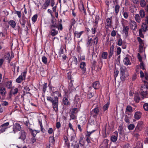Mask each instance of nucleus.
I'll list each match as a JSON object with an SVG mask.
<instances>
[{
    "label": "nucleus",
    "mask_w": 148,
    "mask_h": 148,
    "mask_svg": "<svg viewBox=\"0 0 148 148\" xmlns=\"http://www.w3.org/2000/svg\"><path fill=\"white\" fill-rule=\"evenodd\" d=\"M93 39L92 38L88 39L87 44L88 46H91L93 44Z\"/></svg>",
    "instance_id": "a19ab883"
},
{
    "label": "nucleus",
    "mask_w": 148,
    "mask_h": 148,
    "mask_svg": "<svg viewBox=\"0 0 148 148\" xmlns=\"http://www.w3.org/2000/svg\"><path fill=\"white\" fill-rule=\"evenodd\" d=\"M78 112L77 108H74L72 109V111L70 113V116L72 120H74L76 118V113Z\"/></svg>",
    "instance_id": "423d86ee"
},
{
    "label": "nucleus",
    "mask_w": 148,
    "mask_h": 148,
    "mask_svg": "<svg viewBox=\"0 0 148 148\" xmlns=\"http://www.w3.org/2000/svg\"><path fill=\"white\" fill-rule=\"evenodd\" d=\"M92 86L95 89H98L100 87V83L99 81H96L92 84Z\"/></svg>",
    "instance_id": "b1692460"
},
{
    "label": "nucleus",
    "mask_w": 148,
    "mask_h": 148,
    "mask_svg": "<svg viewBox=\"0 0 148 148\" xmlns=\"http://www.w3.org/2000/svg\"><path fill=\"white\" fill-rule=\"evenodd\" d=\"M52 36H54L58 34V31L55 29H51L50 32Z\"/></svg>",
    "instance_id": "c756f323"
},
{
    "label": "nucleus",
    "mask_w": 148,
    "mask_h": 148,
    "mask_svg": "<svg viewBox=\"0 0 148 148\" xmlns=\"http://www.w3.org/2000/svg\"><path fill=\"white\" fill-rule=\"evenodd\" d=\"M123 14L124 18L125 19H127L128 17V14L126 12H123Z\"/></svg>",
    "instance_id": "338daca9"
},
{
    "label": "nucleus",
    "mask_w": 148,
    "mask_h": 148,
    "mask_svg": "<svg viewBox=\"0 0 148 148\" xmlns=\"http://www.w3.org/2000/svg\"><path fill=\"white\" fill-rule=\"evenodd\" d=\"M140 14L142 18H143L145 17V13L143 10H141L140 11Z\"/></svg>",
    "instance_id": "603ef678"
},
{
    "label": "nucleus",
    "mask_w": 148,
    "mask_h": 148,
    "mask_svg": "<svg viewBox=\"0 0 148 148\" xmlns=\"http://www.w3.org/2000/svg\"><path fill=\"white\" fill-rule=\"evenodd\" d=\"M127 21L123 18L122 19L121 22L123 27V29L122 31L123 34L125 37H127L128 36L129 31V27L127 26H125L123 22H127Z\"/></svg>",
    "instance_id": "7ed1b4c3"
},
{
    "label": "nucleus",
    "mask_w": 148,
    "mask_h": 148,
    "mask_svg": "<svg viewBox=\"0 0 148 148\" xmlns=\"http://www.w3.org/2000/svg\"><path fill=\"white\" fill-rule=\"evenodd\" d=\"M8 23L13 28H14L16 25L15 21L13 20H10L9 22Z\"/></svg>",
    "instance_id": "7c9ffc66"
},
{
    "label": "nucleus",
    "mask_w": 148,
    "mask_h": 148,
    "mask_svg": "<svg viewBox=\"0 0 148 148\" xmlns=\"http://www.w3.org/2000/svg\"><path fill=\"white\" fill-rule=\"evenodd\" d=\"M143 124V122L141 121H139L136 127L134 130V132H138L139 131H141L143 128L142 127V125Z\"/></svg>",
    "instance_id": "1a4fd4ad"
},
{
    "label": "nucleus",
    "mask_w": 148,
    "mask_h": 148,
    "mask_svg": "<svg viewBox=\"0 0 148 148\" xmlns=\"http://www.w3.org/2000/svg\"><path fill=\"white\" fill-rule=\"evenodd\" d=\"M38 18V15L37 14L34 15L32 18V22H35L37 21Z\"/></svg>",
    "instance_id": "8fccbe9b"
},
{
    "label": "nucleus",
    "mask_w": 148,
    "mask_h": 148,
    "mask_svg": "<svg viewBox=\"0 0 148 148\" xmlns=\"http://www.w3.org/2000/svg\"><path fill=\"white\" fill-rule=\"evenodd\" d=\"M86 64L84 62H82L79 64V67L81 69L83 74H84L86 71Z\"/></svg>",
    "instance_id": "6e6552de"
},
{
    "label": "nucleus",
    "mask_w": 148,
    "mask_h": 148,
    "mask_svg": "<svg viewBox=\"0 0 148 148\" xmlns=\"http://www.w3.org/2000/svg\"><path fill=\"white\" fill-rule=\"evenodd\" d=\"M108 53L107 52H103L101 55V57L103 59H107L108 57Z\"/></svg>",
    "instance_id": "f704fd0d"
},
{
    "label": "nucleus",
    "mask_w": 148,
    "mask_h": 148,
    "mask_svg": "<svg viewBox=\"0 0 148 148\" xmlns=\"http://www.w3.org/2000/svg\"><path fill=\"white\" fill-rule=\"evenodd\" d=\"M24 92H26V93H29V91L30 90V89L27 86L25 87L24 88Z\"/></svg>",
    "instance_id": "4d7b16f0"
},
{
    "label": "nucleus",
    "mask_w": 148,
    "mask_h": 148,
    "mask_svg": "<svg viewBox=\"0 0 148 148\" xmlns=\"http://www.w3.org/2000/svg\"><path fill=\"white\" fill-rule=\"evenodd\" d=\"M96 130H93L91 132H88L87 131L86 132V133L85 134V138H91L90 136L91 134L95 132Z\"/></svg>",
    "instance_id": "c85d7f7f"
},
{
    "label": "nucleus",
    "mask_w": 148,
    "mask_h": 148,
    "mask_svg": "<svg viewBox=\"0 0 148 148\" xmlns=\"http://www.w3.org/2000/svg\"><path fill=\"white\" fill-rule=\"evenodd\" d=\"M55 0H51V5L52 7H53L52 10L54 12H56V6H55L53 7L54 5L55 4Z\"/></svg>",
    "instance_id": "cd10ccee"
},
{
    "label": "nucleus",
    "mask_w": 148,
    "mask_h": 148,
    "mask_svg": "<svg viewBox=\"0 0 148 148\" xmlns=\"http://www.w3.org/2000/svg\"><path fill=\"white\" fill-rule=\"evenodd\" d=\"M118 133L116 132V135H112L110 137V140L112 142L114 143L117 140L118 138Z\"/></svg>",
    "instance_id": "a878e982"
},
{
    "label": "nucleus",
    "mask_w": 148,
    "mask_h": 148,
    "mask_svg": "<svg viewBox=\"0 0 148 148\" xmlns=\"http://www.w3.org/2000/svg\"><path fill=\"white\" fill-rule=\"evenodd\" d=\"M144 110L146 111L148 110V103H145L143 106Z\"/></svg>",
    "instance_id": "0e129e2a"
},
{
    "label": "nucleus",
    "mask_w": 148,
    "mask_h": 148,
    "mask_svg": "<svg viewBox=\"0 0 148 148\" xmlns=\"http://www.w3.org/2000/svg\"><path fill=\"white\" fill-rule=\"evenodd\" d=\"M63 102L64 105L67 106L69 104V101L67 98L66 97H64L63 99Z\"/></svg>",
    "instance_id": "c9c22d12"
},
{
    "label": "nucleus",
    "mask_w": 148,
    "mask_h": 148,
    "mask_svg": "<svg viewBox=\"0 0 148 148\" xmlns=\"http://www.w3.org/2000/svg\"><path fill=\"white\" fill-rule=\"evenodd\" d=\"M78 7L80 11L83 12L85 14H86V9L84 7V4L82 2H81L78 4Z\"/></svg>",
    "instance_id": "ddd939ff"
},
{
    "label": "nucleus",
    "mask_w": 148,
    "mask_h": 148,
    "mask_svg": "<svg viewBox=\"0 0 148 148\" xmlns=\"http://www.w3.org/2000/svg\"><path fill=\"white\" fill-rule=\"evenodd\" d=\"M49 142L53 143L55 141V140L53 136H50L49 138Z\"/></svg>",
    "instance_id": "6e6d98bb"
},
{
    "label": "nucleus",
    "mask_w": 148,
    "mask_h": 148,
    "mask_svg": "<svg viewBox=\"0 0 148 148\" xmlns=\"http://www.w3.org/2000/svg\"><path fill=\"white\" fill-rule=\"evenodd\" d=\"M148 30V24L147 25L145 23H142L141 28L139 30V35L142 38H144V35L143 34L142 32H145L147 30Z\"/></svg>",
    "instance_id": "39448f33"
},
{
    "label": "nucleus",
    "mask_w": 148,
    "mask_h": 148,
    "mask_svg": "<svg viewBox=\"0 0 148 148\" xmlns=\"http://www.w3.org/2000/svg\"><path fill=\"white\" fill-rule=\"evenodd\" d=\"M127 69L124 66H121L120 67V78L122 81H124L126 78L128 76L126 73Z\"/></svg>",
    "instance_id": "f03ea898"
},
{
    "label": "nucleus",
    "mask_w": 148,
    "mask_h": 148,
    "mask_svg": "<svg viewBox=\"0 0 148 148\" xmlns=\"http://www.w3.org/2000/svg\"><path fill=\"white\" fill-rule=\"evenodd\" d=\"M140 5L142 7H144L145 6L146 3L145 0H141L140 1Z\"/></svg>",
    "instance_id": "bf43d9fd"
},
{
    "label": "nucleus",
    "mask_w": 148,
    "mask_h": 148,
    "mask_svg": "<svg viewBox=\"0 0 148 148\" xmlns=\"http://www.w3.org/2000/svg\"><path fill=\"white\" fill-rule=\"evenodd\" d=\"M72 63L76 66L78 64V61L77 58L75 56L73 57Z\"/></svg>",
    "instance_id": "72a5a7b5"
},
{
    "label": "nucleus",
    "mask_w": 148,
    "mask_h": 148,
    "mask_svg": "<svg viewBox=\"0 0 148 148\" xmlns=\"http://www.w3.org/2000/svg\"><path fill=\"white\" fill-rule=\"evenodd\" d=\"M123 41L122 39L120 38L118 39V43L117 45L119 46H121L123 44Z\"/></svg>",
    "instance_id": "864d4df0"
},
{
    "label": "nucleus",
    "mask_w": 148,
    "mask_h": 148,
    "mask_svg": "<svg viewBox=\"0 0 148 148\" xmlns=\"http://www.w3.org/2000/svg\"><path fill=\"white\" fill-rule=\"evenodd\" d=\"M121 51V49L120 47H118L117 48L116 53L117 55H120Z\"/></svg>",
    "instance_id": "680f3d73"
},
{
    "label": "nucleus",
    "mask_w": 148,
    "mask_h": 148,
    "mask_svg": "<svg viewBox=\"0 0 148 148\" xmlns=\"http://www.w3.org/2000/svg\"><path fill=\"white\" fill-rule=\"evenodd\" d=\"M21 128V127L19 124L18 123H15L13 125V132L15 134L16 132L20 131Z\"/></svg>",
    "instance_id": "9b49d317"
},
{
    "label": "nucleus",
    "mask_w": 148,
    "mask_h": 148,
    "mask_svg": "<svg viewBox=\"0 0 148 148\" xmlns=\"http://www.w3.org/2000/svg\"><path fill=\"white\" fill-rule=\"evenodd\" d=\"M120 8V6L118 5H115L114 8V10L116 15H117L118 14V13Z\"/></svg>",
    "instance_id": "ea45409f"
},
{
    "label": "nucleus",
    "mask_w": 148,
    "mask_h": 148,
    "mask_svg": "<svg viewBox=\"0 0 148 148\" xmlns=\"http://www.w3.org/2000/svg\"><path fill=\"white\" fill-rule=\"evenodd\" d=\"M100 108L97 106L93 109L90 112L91 114L93 115L94 117H97Z\"/></svg>",
    "instance_id": "0eeeda50"
},
{
    "label": "nucleus",
    "mask_w": 148,
    "mask_h": 148,
    "mask_svg": "<svg viewBox=\"0 0 148 148\" xmlns=\"http://www.w3.org/2000/svg\"><path fill=\"white\" fill-rule=\"evenodd\" d=\"M106 26L108 28H109L112 26V17L107 18L106 19Z\"/></svg>",
    "instance_id": "dca6fc26"
},
{
    "label": "nucleus",
    "mask_w": 148,
    "mask_h": 148,
    "mask_svg": "<svg viewBox=\"0 0 148 148\" xmlns=\"http://www.w3.org/2000/svg\"><path fill=\"white\" fill-rule=\"evenodd\" d=\"M27 72V69L22 73L21 75H19L16 79V82L18 83H20L23 80H25Z\"/></svg>",
    "instance_id": "20e7f679"
},
{
    "label": "nucleus",
    "mask_w": 148,
    "mask_h": 148,
    "mask_svg": "<svg viewBox=\"0 0 148 148\" xmlns=\"http://www.w3.org/2000/svg\"><path fill=\"white\" fill-rule=\"evenodd\" d=\"M93 40L94 41L93 42V44L94 45H96L98 43V37L96 36L94 38Z\"/></svg>",
    "instance_id": "5fc2aeb1"
},
{
    "label": "nucleus",
    "mask_w": 148,
    "mask_h": 148,
    "mask_svg": "<svg viewBox=\"0 0 148 148\" xmlns=\"http://www.w3.org/2000/svg\"><path fill=\"white\" fill-rule=\"evenodd\" d=\"M145 10L147 12V15L145 17V21L147 22V23L148 24V5H147L146 7Z\"/></svg>",
    "instance_id": "4c0bfd02"
},
{
    "label": "nucleus",
    "mask_w": 148,
    "mask_h": 148,
    "mask_svg": "<svg viewBox=\"0 0 148 148\" xmlns=\"http://www.w3.org/2000/svg\"><path fill=\"white\" fill-rule=\"evenodd\" d=\"M48 86L49 87V91L51 94V95L55 92L58 90V89L57 87H55L52 86L50 85V84H49Z\"/></svg>",
    "instance_id": "4468645a"
},
{
    "label": "nucleus",
    "mask_w": 148,
    "mask_h": 148,
    "mask_svg": "<svg viewBox=\"0 0 148 148\" xmlns=\"http://www.w3.org/2000/svg\"><path fill=\"white\" fill-rule=\"evenodd\" d=\"M114 44H113L110 47V51L109 52L108 58L109 59L111 58L113 54L114 53Z\"/></svg>",
    "instance_id": "f3484780"
},
{
    "label": "nucleus",
    "mask_w": 148,
    "mask_h": 148,
    "mask_svg": "<svg viewBox=\"0 0 148 148\" xmlns=\"http://www.w3.org/2000/svg\"><path fill=\"white\" fill-rule=\"evenodd\" d=\"M47 100L52 103V106L54 110L57 112L58 111V100H53V98L51 96H47Z\"/></svg>",
    "instance_id": "f257e3e1"
},
{
    "label": "nucleus",
    "mask_w": 148,
    "mask_h": 148,
    "mask_svg": "<svg viewBox=\"0 0 148 148\" xmlns=\"http://www.w3.org/2000/svg\"><path fill=\"white\" fill-rule=\"evenodd\" d=\"M85 144L84 140L83 141H79L78 144L80 146V147L82 148H84V145Z\"/></svg>",
    "instance_id": "49530a36"
},
{
    "label": "nucleus",
    "mask_w": 148,
    "mask_h": 148,
    "mask_svg": "<svg viewBox=\"0 0 148 148\" xmlns=\"http://www.w3.org/2000/svg\"><path fill=\"white\" fill-rule=\"evenodd\" d=\"M97 27L94 26L93 27L91 28V31L92 34H95L96 32V29Z\"/></svg>",
    "instance_id": "052dcab7"
},
{
    "label": "nucleus",
    "mask_w": 148,
    "mask_h": 148,
    "mask_svg": "<svg viewBox=\"0 0 148 148\" xmlns=\"http://www.w3.org/2000/svg\"><path fill=\"white\" fill-rule=\"evenodd\" d=\"M142 113L139 112H136L134 114V117L135 119L137 120H139L141 117Z\"/></svg>",
    "instance_id": "6ab92c4d"
},
{
    "label": "nucleus",
    "mask_w": 148,
    "mask_h": 148,
    "mask_svg": "<svg viewBox=\"0 0 148 148\" xmlns=\"http://www.w3.org/2000/svg\"><path fill=\"white\" fill-rule=\"evenodd\" d=\"M51 96L54 97L53 100H58V97H61L62 95L61 93L58 90L54 92L51 95Z\"/></svg>",
    "instance_id": "f8f14e48"
},
{
    "label": "nucleus",
    "mask_w": 148,
    "mask_h": 148,
    "mask_svg": "<svg viewBox=\"0 0 148 148\" xmlns=\"http://www.w3.org/2000/svg\"><path fill=\"white\" fill-rule=\"evenodd\" d=\"M21 136L19 138H20L24 140L25 139L26 137V133L24 132H21Z\"/></svg>",
    "instance_id": "2f4dec72"
},
{
    "label": "nucleus",
    "mask_w": 148,
    "mask_h": 148,
    "mask_svg": "<svg viewBox=\"0 0 148 148\" xmlns=\"http://www.w3.org/2000/svg\"><path fill=\"white\" fill-rule=\"evenodd\" d=\"M84 32V31H82L80 32L77 31H75L74 33V36L77 38H79L81 36Z\"/></svg>",
    "instance_id": "393cba45"
},
{
    "label": "nucleus",
    "mask_w": 148,
    "mask_h": 148,
    "mask_svg": "<svg viewBox=\"0 0 148 148\" xmlns=\"http://www.w3.org/2000/svg\"><path fill=\"white\" fill-rule=\"evenodd\" d=\"M135 19L136 21L138 23L140 22V18L138 14H136L135 15Z\"/></svg>",
    "instance_id": "09e8293b"
},
{
    "label": "nucleus",
    "mask_w": 148,
    "mask_h": 148,
    "mask_svg": "<svg viewBox=\"0 0 148 148\" xmlns=\"http://www.w3.org/2000/svg\"><path fill=\"white\" fill-rule=\"evenodd\" d=\"M130 118L127 115H125V116L124 121H125L127 123H130Z\"/></svg>",
    "instance_id": "de8ad7c7"
},
{
    "label": "nucleus",
    "mask_w": 148,
    "mask_h": 148,
    "mask_svg": "<svg viewBox=\"0 0 148 148\" xmlns=\"http://www.w3.org/2000/svg\"><path fill=\"white\" fill-rule=\"evenodd\" d=\"M42 60L43 63L47 64V58L45 56H43L42 58Z\"/></svg>",
    "instance_id": "a18cd8bd"
},
{
    "label": "nucleus",
    "mask_w": 148,
    "mask_h": 148,
    "mask_svg": "<svg viewBox=\"0 0 148 148\" xmlns=\"http://www.w3.org/2000/svg\"><path fill=\"white\" fill-rule=\"evenodd\" d=\"M88 124H90L92 125L95 124V121L94 120L92 119H90L88 121Z\"/></svg>",
    "instance_id": "e2e57ef3"
},
{
    "label": "nucleus",
    "mask_w": 148,
    "mask_h": 148,
    "mask_svg": "<svg viewBox=\"0 0 148 148\" xmlns=\"http://www.w3.org/2000/svg\"><path fill=\"white\" fill-rule=\"evenodd\" d=\"M135 126L133 124H130L127 127L128 130H132L134 129Z\"/></svg>",
    "instance_id": "c03bdc74"
},
{
    "label": "nucleus",
    "mask_w": 148,
    "mask_h": 148,
    "mask_svg": "<svg viewBox=\"0 0 148 148\" xmlns=\"http://www.w3.org/2000/svg\"><path fill=\"white\" fill-rule=\"evenodd\" d=\"M72 80L71 81L70 83V85L68 87L69 92V93H71L75 90V88L73 86L72 82Z\"/></svg>",
    "instance_id": "412c9836"
},
{
    "label": "nucleus",
    "mask_w": 148,
    "mask_h": 148,
    "mask_svg": "<svg viewBox=\"0 0 148 148\" xmlns=\"http://www.w3.org/2000/svg\"><path fill=\"white\" fill-rule=\"evenodd\" d=\"M123 62L124 64L126 66L128 65H130L131 64V63L130 62L129 59L126 56L125 57L123 60Z\"/></svg>",
    "instance_id": "aec40b11"
},
{
    "label": "nucleus",
    "mask_w": 148,
    "mask_h": 148,
    "mask_svg": "<svg viewBox=\"0 0 148 148\" xmlns=\"http://www.w3.org/2000/svg\"><path fill=\"white\" fill-rule=\"evenodd\" d=\"M110 103L109 102H108L107 103L103 106V111H105L108 109Z\"/></svg>",
    "instance_id": "58836bf2"
},
{
    "label": "nucleus",
    "mask_w": 148,
    "mask_h": 148,
    "mask_svg": "<svg viewBox=\"0 0 148 148\" xmlns=\"http://www.w3.org/2000/svg\"><path fill=\"white\" fill-rule=\"evenodd\" d=\"M140 67L141 69L143 70H145V66L143 62H140Z\"/></svg>",
    "instance_id": "69168bd1"
},
{
    "label": "nucleus",
    "mask_w": 148,
    "mask_h": 148,
    "mask_svg": "<svg viewBox=\"0 0 148 148\" xmlns=\"http://www.w3.org/2000/svg\"><path fill=\"white\" fill-rule=\"evenodd\" d=\"M47 83H44L43 86L42 91L44 93H45L47 88Z\"/></svg>",
    "instance_id": "3c124183"
},
{
    "label": "nucleus",
    "mask_w": 148,
    "mask_h": 148,
    "mask_svg": "<svg viewBox=\"0 0 148 148\" xmlns=\"http://www.w3.org/2000/svg\"><path fill=\"white\" fill-rule=\"evenodd\" d=\"M140 94L138 93H135L134 96V100L136 103H138L141 100Z\"/></svg>",
    "instance_id": "a211bd4d"
},
{
    "label": "nucleus",
    "mask_w": 148,
    "mask_h": 148,
    "mask_svg": "<svg viewBox=\"0 0 148 148\" xmlns=\"http://www.w3.org/2000/svg\"><path fill=\"white\" fill-rule=\"evenodd\" d=\"M130 27L131 29L133 30H135L137 28V25L136 22L132 20L130 23Z\"/></svg>",
    "instance_id": "2eb2a0df"
},
{
    "label": "nucleus",
    "mask_w": 148,
    "mask_h": 148,
    "mask_svg": "<svg viewBox=\"0 0 148 148\" xmlns=\"http://www.w3.org/2000/svg\"><path fill=\"white\" fill-rule=\"evenodd\" d=\"M50 2V0H45V3L43 4L42 6V8L44 9H46L49 6Z\"/></svg>",
    "instance_id": "4be33fe9"
},
{
    "label": "nucleus",
    "mask_w": 148,
    "mask_h": 148,
    "mask_svg": "<svg viewBox=\"0 0 148 148\" xmlns=\"http://www.w3.org/2000/svg\"><path fill=\"white\" fill-rule=\"evenodd\" d=\"M1 104L3 106H8L9 103L8 102L6 101H1Z\"/></svg>",
    "instance_id": "774afa93"
},
{
    "label": "nucleus",
    "mask_w": 148,
    "mask_h": 148,
    "mask_svg": "<svg viewBox=\"0 0 148 148\" xmlns=\"http://www.w3.org/2000/svg\"><path fill=\"white\" fill-rule=\"evenodd\" d=\"M75 23L76 21L74 18H73L70 21V25L69 26L70 30L72 28L73 26Z\"/></svg>",
    "instance_id": "473e14b6"
},
{
    "label": "nucleus",
    "mask_w": 148,
    "mask_h": 148,
    "mask_svg": "<svg viewBox=\"0 0 148 148\" xmlns=\"http://www.w3.org/2000/svg\"><path fill=\"white\" fill-rule=\"evenodd\" d=\"M27 19L25 16H23L22 18L20 21V22L23 27H25V25L26 23V20Z\"/></svg>",
    "instance_id": "5701e85b"
},
{
    "label": "nucleus",
    "mask_w": 148,
    "mask_h": 148,
    "mask_svg": "<svg viewBox=\"0 0 148 148\" xmlns=\"http://www.w3.org/2000/svg\"><path fill=\"white\" fill-rule=\"evenodd\" d=\"M29 129L31 132V135H32L34 137H35L37 134L36 130H34L31 128Z\"/></svg>",
    "instance_id": "79ce46f5"
},
{
    "label": "nucleus",
    "mask_w": 148,
    "mask_h": 148,
    "mask_svg": "<svg viewBox=\"0 0 148 148\" xmlns=\"http://www.w3.org/2000/svg\"><path fill=\"white\" fill-rule=\"evenodd\" d=\"M5 86L8 89H10L12 87V81L10 80L7 82L5 84Z\"/></svg>",
    "instance_id": "bb28decb"
},
{
    "label": "nucleus",
    "mask_w": 148,
    "mask_h": 148,
    "mask_svg": "<svg viewBox=\"0 0 148 148\" xmlns=\"http://www.w3.org/2000/svg\"><path fill=\"white\" fill-rule=\"evenodd\" d=\"M144 46H139V52L140 53H141L144 51Z\"/></svg>",
    "instance_id": "13d9d810"
},
{
    "label": "nucleus",
    "mask_w": 148,
    "mask_h": 148,
    "mask_svg": "<svg viewBox=\"0 0 148 148\" xmlns=\"http://www.w3.org/2000/svg\"><path fill=\"white\" fill-rule=\"evenodd\" d=\"M126 111L127 112H132L133 111L132 107L130 105H128L126 108Z\"/></svg>",
    "instance_id": "37998d69"
},
{
    "label": "nucleus",
    "mask_w": 148,
    "mask_h": 148,
    "mask_svg": "<svg viewBox=\"0 0 148 148\" xmlns=\"http://www.w3.org/2000/svg\"><path fill=\"white\" fill-rule=\"evenodd\" d=\"M9 125V122H7L1 125L0 126V133L4 132L5 130L8 128V126Z\"/></svg>",
    "instance_id": "9d476101"
},
{
    "label": "nucleus",
    "mask_w": 148,
    "mask_h": 148,
    "mask_svg": "<svg viewBox=\"0 0 148 148\" xmlns=\"http://www.w3.org/2000/svg\"><path fill=\"white\" fill-rule=\"evenodd\" d=\"M137 39L139 44V46H144L143 41L140 37H138Z\"/></svg>",
    "instance_id": "e433bc0d"
}]
</instances>
